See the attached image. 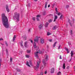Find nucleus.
I'll list each match as a JSON object with an SVG mask.
<instances>
[{"mask_svg":"<svg viewBox=\"0 0 75 75\" xmlns=\"http://www.w3.org/2000/svg\"><path fill=\"white\" fill-rule=\"evenodd\" d=\"M45 57L46 61H47L48 60V56L47 55H46L45 56Z\"/></svg>","mask_w":75,"mask_h":75,"instance_id":"nucleus-15","label":"nucleus"},{"mask_svg":"<svg viewBox=\"0 0 75 75\" xmlns=\"http://www.w3.org/2000/svg\"><path fill=\"white\" fill-rule=\"evenodd\" d=\"M25 57H26V58H29V55H25Z\"/></svg>","mask_w":75,"mask_h":75,"instance_id":"nucleus-37","label":"nucleus"},{"mask_svg":"<svg viewBox=\"0 0 75 75\" xmlns=\"http://www.w3.org/2000/svg\"><path fill=\"white\" fill-rule=\"evenodd\" d=\"M55 11H57V8H55Z\"/></svg>","mask_w":75,"mask_h":75,"instance_id":"nucleus-53","label":"nucleus"},{"mask_svg":"<svg viewBox=\"0 0 75 75\" xmlns=\"http://www.w3.org/2000/svg\"><path fill=\"white\" fill-rule=\"evenodd\" d=\"M1 59H0V63H1Z\"/></svg>","mask_w":75,"mask_h":75,"instance_id":"nucleus-54","label":"nucleus"},{"mask_svg":"<svg viewBox=\"0 0 75 75\" xmlns=\"http://www.w3.org/2000/svg\"><path fill=\"white\" fill-rule=\"evenodd\" d=\"M50 7V5L49 4L48 5V7L49 8Z\"/></svg>","mask_w":75,"mask_h":75,"instance_id":"nucleus-56","label":"nucleus"},{"mask_svg":"<svg viewBox=\"0 0 75 75\" xmlns=\"http://www.w3.org/2000/svg\"><path fill=\"white\" fill-rule=\"evenodd\" d=\"M24 40H26L27 39V36L26 35L25 36V37L23 38Z\"/></svg>","mask_w":75,"mask_h":75,"instance_id":"nucleus-25","label":"nucleus"},{"mask_svg":"<svg viewBox=\"0 0 75 75\" xmlns=\"http://www.w3.org/2000/svg\"><path fill=\"white\" fill-rule=\"evenodd\" d=\"M70 23V24L71 26H72V25L71 24V23Z\"/></svg>","mask_w":75,"mask_h":75,"instance_id":"nucleus-57","label":"nucleus"},{"mask_svg":"<svg viewBox=\"0 0 75 75\" xmlns=\"http://www.w3.org/2000/svg\"><path fill=\"white\" fill-rule=\"evenodd\" d=\"M65 48L66 51H67V53H69V51L68 50V49L67 48V47H65Z\"/></svg>","mask_w":75,"mask_h":75,"instance_id":"nucleus-12","label":"nucleus"},{"mask_svg":"<svg viewBox=\"0 0 75 75\" xmlns=\"http://www.w3.org/2000/svg\"><path fill=\"white\" fill-rule=\"evenodd\" d=\"M2 21L5 27L6 28H8L9 25H8V21L7 17L5 16L4 13H3L1 15Z\"/></svg>","mask_w":75,"mask_h":75,"instance_id":"nucleus-1","label":"nucleus"},{"mask_svg":"<svg viewBox=\"0 0 75 75\" xmlns=\"http://www.w3.org/2000/svg\"><path fill=\"white\" fill-rule=\"evenodd\" d=\"M35 53H36L37 54H38V51H37L36 52H35Z\"/></svg>","mask_w":75,"mask_h":75,"instance_id":"nucleus-59","label":"nucleus"},{"mask_svg":"<svg viewBox=\"0 0 75 75\" xmlns=\"http://www.w3.org/2000/svg\"><path fill=\"white\" fill-rule=\"evenodd\" d=\"M27 62L26 65L28 66V67H30V65H29V64H30V65L32 66L33 64H32V63H31V61H29V63H28V61H27Z\"/></svg>","mask_w":75,"mask_h":75,"instance_id":"nucleus-5","label":"nucleus"},{"mask_svg":"<svg viewBox=\"0 0 75 75\" xmlns=\"http://www.w3.org/2000/svg\"><path fill=\"white\" fill-rule=\"evenodd\" d=\"M32 20H33L34 21H35V17H34L33 18Z\"/></svg>","mask_w":75,"mask_h":75,"instance_id":"nucleus-35","label":"nucleus"},{"mask_svg":"<svg viewBox=\"0 0 75 75\" xmlns=\"http://www.w3.org/2000/svg\"><path fill=\"white\" fill-rule=\"evenodd\" d=\"M70 33L71 34V35H72V31L71 30L70 31Z\"/></svg>","mask_w":75,"mask_h":75,"instance_id":"nucleus-44","label":"nucleus"},{"mask_svg":"<svg viewBox=\"0 0 75 75\" xmlns=\"http://www.w3.org/2000/svg\"><path fill=\"white\" fill-rule=\"evenodd\" d=\"M74 52L73 51H71V57H72L73 55H74Z\"/></svg>","mask_w":75,"mask_h":75,"instance_id":"nucleus-14","label":"nucleus"},{"mask_svg":"<svg viewBox=\"0 0 75 75\" xmlns=\"http://www.w3.org/2000/svg\"><path fill=\"white\" fill-rule=\"evenodd\" d=\"M6 11H7V12H9L10 11V10H9V9L8 8H7L6 9Z\"/></svg>","mask_w":75,"mask_h":75,"instance_id":"nucleus-30","label":"nucleus"},{"mask_svg":"<svg viewBox=\"0 0 75 75\" xmlns=\"http://www.w3.org/2000/svg\"><path fill=\"white\" fill-rule=\"evenodd\" d=\"M47 2H46L45 6V8H47Z\"/></svg>","mask_w":75,"mask_h":75,"instance_id":"nucleus-17","label":"nucleus"},{"mask_svg":"<svg viewBox=\"0 0 75 75\" xmlns=\"http://www.w3.org/2000/svg\"><path fill=\"white\" fill-rule=\"evenodd\" d=\"M28 7H30V4H28Z\"/></svg>","mask_w":75,"mask_h":75,"instance_id":"nucleus-51","label":"nucleus"},{"mask_svg":"<svg viewBox=\"0 0 75 75\" xmlns=\"http://www.w3.org/2000/svg\"><path fill=\"white\" fill-rule=\"evenodd\" d=\"M42 62L44 65H45V59H43L42 60Z\"/></svg>","mask_w":75,"mask_h":75,"instance_id":"nucleus-11","label":"nucleus"},{"mask_svg":"<svg viewBox=\"0 0 75 75\" xmlns=\"http://www.w3.org/2000/svg\"><path fill=\"white\" fill-rule=\"evenodd\" d=\"M43 16H44L45 15V13H43Z\"/></svg>","mask_w":75,"mask_h":75,"instance_id":"nucleus-48","label":"nucleus"},{"mask_svg":"<svg viewBox=\"0 0 75 75\" xmlns=\"http://www.w3.org/2000/svg\"><path fill=\"white\" fill-rule=\"evenodd\" d=\"M35 56H36V57H37V58H38V54L36 53H35Z\"/></svg>","mask_w":75,"mask_h":75,"instance_id":"nucleus-18","label":"nucleus"},{"mask_svg":"<svg viewBox=\"0 0 75 75\" xmlns=\"http://www.w3.org/2000/svg\"><path fill=\"white\" fill-rule=\"evenodd\" d=\"M69 66H67V69H69Z\"/></svg>","mask_w":75,"mask_h":75,"instance_id":"nucleus-50","label":"nucleus"},{"mask_svg":"<svg viewBox=\"0 0 75 75\" xmlns=\"http://www.w3.org/2000/svg\"><path fill=\"white\" fill-rule=\"evenodd\" d=\"M38 52L39 54H42L43 53L42 51H41L40 50H39Z\"/></svg>","mask_w":75,"mask_h":75,"instance_id":"nucleus-23","label":"nucleus"},{"mask_svg":"<svg viewBox=\"0 0 75 75\" xmlns=\"http://www.w3.org/2000/svg\"><path fill=\"white\" fill-rule=\"evenodd\" d=\"M74 71H75V66L74 67Z\"/></svg>","mask_w":75,"mask_h":75,"instance_id":"nucleus-61","label":"nucleus"},{"mask_svg":"<svg viewBox=\"0 0 75 75\" xmlns=\"http://www.w3.org/2000/svg\"><path fill=\"white\" fill-rule=\"evenodd\" d=\"M57 18H58V16H55L54 20L53 21L54 22H55V21H56V20L57 19Z\"/></svg>","mask_w":75,"mask_h":75,"instance_id":"nucleus-7","label":"nucleus"},{"mask_svg":"<svg viewBox=\"0 0 75 75\" xmlns=\"http://www.w3.org/2000/svg\"><path fill=\"white\" fill-rule=\"evenodd\" d=\"M34 1H37V0H34Z\"/></svg>","mask_w":75,"mask_h":75,"instance_id":"nucleus-62","label":"nucleus"},{"mask_svg":"<svg viewBox=\"0 0 75 75\" xmlns=\"http://www.w3.org/2000/svg\"><path fill=\"white\" fill-rule=\"evenodd\" d=\"M56 14H58V11H56Z\"/></svg>","mask_w":75,"mask_h":75,"instance_id":"nucleus-46","label":"nucleus"},{"mask_svg":"<svg viewBox=\"0 0 75 75\" xmlns=\"http://www.w3.org/2000/svg\"><path fill=\"white\" fill-rule=\"evenodd\" d=\"M61 13H59L57 14V15L58 16H60V15H61Z\"/></svg>","mask_w":75,"mask_h":75,"instance_id":"nucleus-41","label":"nucleus"},{"mask_svg":"<svg viewBox=\"0 0 75 75\" xmlns=\"http://www.w3.org/2000/svg\"><path fill=\"white\" fill-rule=\"evenodd\" d=\"M51 72L52 74L54 73V71H55V69L54 68H52L51 69Z\"/></svg>","mask_w":75,"mask_h":75,"instance_id":"nucleus-6","label":"nucleus"},{"mask_svg":"<svg viewBox=\"0 0 75 75\" xmlns=\"http://www.w3.org/2000/svg\"><path fill=\"white\" fill-rule=\"evenodd\" d=\"M30 41H31V43H33V40H31Z\"/></svg>","mask_w":75,"mask_h":75,"instance_id":"nucleus-55","label":"nucleus"},{"mask_svg":"<svg viewBox=\"0 0 75 75\" xmlns=\"http://www.w3.org/2000/svg\"><path fill=\"white\" fill-rule=\"evenodd\" d=\"M42 27V24L40 25L39 26V28L40 29H41V28Z\"/></svg>","mask_w":75,"mask_h":75,"instance_id":"nucleus-16","label":"nucleus"},{"mask_svg":"<svg viewBox=\"0 0 75 75\" xmlns=\"http://www.w3.org/2000/svg\"><path fill=\"white\" fill-rule=\"evenodd\" d=\"M1 67V63H0V69Z\"/></svg>","mask_w":75,"mask_h":75,"instance_id":"nucleus-63","label":"nucleus"},{"mask_svg":"<svg viewBox=\"0 0 75 75\" xmlns=\"http://www.w3.org/2000/svg\"><path fill=\"white\" fill-rule=\"evenodd\" d=\"M63 67L64 69H65V63H64L63 65Z\"/></svg>","mask_w":75,"mask_h":75,"instance_id":"nucleus-19","label":"nucleus"},{"mask_svg":"<svg viewBox=\"0 0 75 75\" xmlns=\"http://www.w3.org/2000/svg\"><path fill=\"white\" fill-rule=\"evenodd\" d=\"M30 29L29 30H28V31L29 32H30Z\"/></svg>","mask_w":75,"mask_h":75,"instance_id":"nucleus-60","label":"nucleus"},{"mask_svg":"<svg viewBox=\"0 0 75 75\" xmlns=\"http://www.w3.org/2000/svg\"><path fill=\"white\" fill-rule=\"evenodd\" d=\"M68 21H70V20H68Z\"/></svg>","mask_w":75,"mask_h":75,"instance_id":"nucleus-64","label":"nucleus"},{"mask_svg":"<svg viewBox=\"0 0 75 75\" xmlns=\"http://www.w3.org/2000/svg\"><path fill=\"white\" fill-rule=\"evenodd\" d=\"M5 44H6V46H8V44H7V42L5 41Z\"/></svg>","mask_w":75,"mask_h":75,"instance_id":"nucleus-28","label":"nucleus"},{"mask_svg":"<svg viewBox=\"0 0 75 75\" xmlns=\"http://www.w3.org/2000/svg\"><path fill=\"white\" fill-rule=\"evenodd\" d=\"M72 60V58H71L70 60H69V62H71Z\"/></svg>","mask_w":75,"mask_h":75,"instance_id":"nucleus-47","label":"nucleus"},{"mask_svg":"<svg viewBox=\"0 0 75 75\" xmlns=\"http://www.w3.org/2000/svg\"><path fill=\"white\" fill-rule=\"evenodd\" d=\"M61 45H59V47L58 48V49L59 50V49L61 48Z\"/></svg>","mask_w":75,"mask_h":75,"instance_id":"nucleus-39","label":"nucleus"},{"mask_svg":"<svg viewBox=\"0 0 75 75\" xmlns=\"http://www.w3.org/2000/svg\"><path fill=\"white\" fill-rule=\"evenodd\" d=\"M59 59H62V58H61V56H60Z\"/></svg>","mask_w":75,"mask_h":75,"instance_id":"nucleus-52","label":"nucleus"},{"mask_svg":"<svg viewBox=\"0 0 75 75\" xmlns=\"http://www.w3.org/2000/svg\"><path fill=\"white\" fill-rule=\"evenodd\" d=\"M16 35H14L13 39V40L14 41V40H15V39H16Z\"/></svg>","mask_w":75,"mask_h":75,"instance_id":"nucleus-20","label":"nucleus"},{"mask_svg":"<svg viewBox=\"0 0 75 75\" xmlns=\"http://www.w3.org/2000/svg\"><path fill=\"white\" fill-rule=\"evenodd\" d=\"M30 50H27V53H30Z\"/></svg>","mask_w":75,"mask_h":75,"instance_id":"nucleus-31","label":"nucleus"},{"mask_svg":"<svg viewBox=\"0 0 75 75\" xmlns=\"http://www.w3.org/2000/svg\"><path fill=\"white\" fill-rule=\"evenodd\" d=\"M57 26H54L53 28H52V30H56V28H57Z\"/></svg>","mask_w":75,"mask_h":75,"instance_id":"nucleus-22","label":"nucleus"},{"mask_svg":"<svg viewBox=\"0 0 75 75\" xmlns=\"http://www.w3.org/2000/svg\"><path fill=\"white\" fill-rule=\"evenodd\" d=\"M57 42H56L53 44V48H54V47H55V46H56V44H57Z\"/></svg>","mask_w":75,"mask_h":75,"instance_id":"nucleus-13","label":"nucleus"},{"mask_svg":"<svg viewBox=\"0 0 75 75\" xmlns=\"http://www.w3.org/2000/svg\"><path fill=\"white\" fill-rule=\"evenodd\" d=\"M69 7V5H66V8H68Z\"/></svg>","mask_w":75,"mask_h":75,"instance_id":"nucleus-38","label":"nucleus"},{"mask_svg":"<svg viewBox=\"0 0 75 75\" xmlns=\"http://www.w3.org/2000/svg\"><path fill=\"white\" fill-rule=\"evenodd\" d=\"M49 23H51L52 22V20L50 19L48 21Z\"/></svg>","mask_w":75,"mask_h":75,"instance_id":"nucleus-29","label":"nucleus"},{"mask_svg":"<svg viewBox=\"0 0 75 75\" xmlns=\"http://www.w3.org/2000/svg\"><path fill=\"white\" fill-rule=\"evenodd\" d=\"M45 74H47V71H45Z\"/></svg>","mask_w":75,"mask_h":75,"instance_id":"nucleus-58","label":"nucleus"},{"mask_svg":"<svg viewBox=\"0 0 75 75\" xmlns=\"http://www.w3.org/2000/svg\"><path fill=\"white\" fill-rule=\"evenodd\" d=\"M61 71H59V72L57 73V75H61Z\"/></svg>","mask_w":75,"mask_h":75,"instance_id":"nucleus-26","label":"nucleus"},{"mask_svg":"<svg viewBox=\"0 0 75 75\" xmlns=\"http://www.w3.org/2000/svg\"><path fill=\"white\" fill-rule=\"evenodd\" d=\"M13 60V59L12 57H11L10 59V62H12V61Z\"/></svg>","mask_w":75,"mask_h":75,"instance_id":"nucleus-32","label":"nucleus"},{"mask_svg":"<svg viewBox=\"0 0 75 75\" xmlns=\"http://www.w3.org/2000/svg\"><path fill=\"white\" fill-rule=\"evenodd\" d=\"M7 8H8V6L7 5H6V9Z\"/></svg>","mask_w":75,"mask_h":75,"instance_id":"nucleus-34","label":"nucleus"},{"mask_svg":"<svg viewBox=\"0 0 75 75\" xmlns=\"http://www.w3.org/2000/svg\"><path fill=\"white\" fill-rule=\"evenodd\" d=\"M27 42H25L24 44V45L25 47L26 48H27V47H28V46L27 45Z\"/></svg>","mask_w":75,"mask_h":75,"instance_id":"nucleus-8","label":"nucleus"},{"mask_svg":"<svg viewBox=\"0 0 75 75\" xmlns=\"http://www.w3.org/2000/svg\"><path fill=\"white\" fill-rule=\"evenodd\" d=\"M36 19H37V21H40V20L39 19V18H37Z\"/></svg>","mask_w":75,"mask_h":75,"instance_id":"nucleus-40","label":"nucleus"},{"mask_svg":"<svg viewBox=\"0 0 75 75\" xmlns=\"http://www.w3.org/2000/svg\"><path fill=\"white\" fill-rule=\"evenodd\" d=\"M64 17V16L62 14H61L60 17V20H62V18Z\"/></svg>","mask_w":75,"mask_h":75,"instance_id":"nucleus-10","label":"nucleus"},{"mask_svg":"<svg viewBox=\"0 0 75 75\" xmlns=\"http://www.w3.org/2000/svg\"><path fill=\"white\" fill-rule=\"evenodd\" d=\"M13 17L14 18H16L17 22L19 21H20V13L15 12Z\"/></svg>","mask_w":75,"mask_h":75,"instance_id":"nucleus-2","label":"nucleus"},{"mask_svg":"<svg viewBox=\"0 0 75 75\" xmlns=\"http://www.w3.org/2000/svg\"><path fill=\"white\" fill-rule=\"evenodd\" d=\"M51 33H50L48 32L47 33V35H51Z\"/></svg>","mask_w":75,"mask_h":75,"instance_id":"nucleus-27","label":"nucleus"},{"mask_svg":"<svg viewBox=\"0 0 75 75\" xmlns=\"http://www.w3.org/2000/svg\"><path fill=\"white\" fill-rule=\"evenodd\" d=\"M40 61H38L37 62V64L36 65V67H35L34 68L36 70H38V69L40 67Z\"/></svg>","mask_w":75,"mask_h":75,"instance_id":"nucleus-4","label":"nucleus"},{"mask_svg":"<svg viewBox=\"0 0 75 75\" xmlns=\"http://www.w3.org/2000/svg\"><path fill=\"white\" fill-rule=\"evenodd\" d=\"M17 71L18 72H20V69H17Z\"/></svg>","mask_w":75,"mask_h":75,"instance_id":"nucleus-43","label":"nucleus"},{"mask_svg":"<svg viewBox=\"0 0 75 75\" xmlns=\"http://www.w3.org/2000/svg\"><path fill=\"white\" fill-rule=\"evenodd\" d=\"M6 51L7 54H8V50H7V49L6 50Z\"/></svg>","mask_w":75,"mask_h":75,"instance_id":"nucleus-45","label":"nucleus"},{"mask_svg":"<svg viewBox=\"0 0 75 75\" xmlns=\"http://www.w3.org/2000/svg\"><path fill=\"white\" fill-rule=\"evenodd\" d=\"M37 18H39V17H40V15H38L37 16Z\"/></svg>","mask_w":75,"mask_h":75,"instance_id":"nucleus-36","label":"nucleus"},{"mask_svg":"<svg viewBox=\"0 0 75 75\" xmlns=\"http://www.w3.org/2000/svg\"><path fill=\"white\" fill-rule=\"evenodd\" d=\"M41 43L42 44H43V43H44V40L42 39H41L40 40Z\"/></svg>","mask_w":75,"mask_h":75,"instance_id":"nucleus-9","label":"nucleus"},{"mask_svg":"<svg viewBox=\"0 0 75 75\" xmlns=\"http://www.w3.org/2000/svg\"><path fill=\"white\" fill-rule=\"evenodd\" d=\"M1 40H3V39L2 38H0V41Z\"/></svg>","mask_w":75,"mask_h":75,"instance_id":"nucleus-49","label":"nucleus"},{"mask_svg":"<svg viewBox=\"0 0 75 75\" xmlns=\"http://www.w3.org/2000/svg\"><path fill=\"white\" fill-rule=\"evenodd\" d=\"M23 41H21V42L20 43V45L21 46V47H23Z\"/></svg>","mask_w":75,"mask_h":75,"instance_id":"nucleus-24","label":"nucleus"},{"mask_svg":"<svg viewBox=\"0 0 75 75\" xmlns=\"http://www.w3.org/2000/svg\"><path fill=\"white\" fill-rule=\"evenodd\" d=\"M48 23H46L45 25V26L46 27H48Z\"/></svg>","mask_w":75,"mask_h":75,"instance_id":"nucleus-21","label":"nucleus"},{"mask_svg":"<svg viewBox=\"0 0 75 75\" xmlns=\"http://www.w3.org/2000/svg\"><path fill=\"white\" fill-rule=\"evenodd\" d=\"M48 41H50V42H52V39H50V40H48Z\"/></svg>","mask_w":75,"mask_h":75,"instance_id":"nucleus-42","label":"nucleus"},{"mask_svg":"<svg viewBox=\"0 0 75 75\" xmlns=\"http://www.w3.org/2000/svg\"><path fill=\"white\" fill-rule=\"evenodd\" d=\"M38 37L37 36L36 37V39H34V42L33 43V45L35 48H37V46H36V44H35V42H38Z\"/></svg>","mask_w":75,"mask_h":75,"instance_id":"nucleus-3","label":"nucleus"},{"mask_svg":"<svg viewBox=\"0 0 75 75\" xmlns=\"http://www.w3.org/2000/svg\"><path fill=\"white\" fill-rule=\"evenodd\" d=\"M49 17H52L53 16V15L51 14H50L49 15Z\"/></svg>","mask_w":75,"mask_h":75,"instance_id":"nucleus-33","label":"nucleus"}]
</instances>
